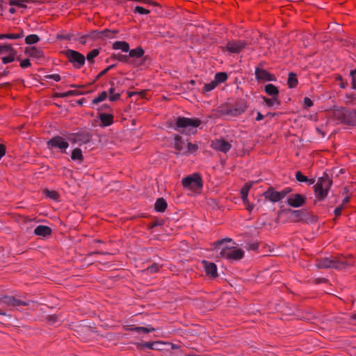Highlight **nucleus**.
Returning a JSON list of instances; mask_svg holds the SVG:
<instances>
[{"label":"nucleus","mask_w":356,"mask_h":356,"mask_svg":"<svg viewBox=\"0 0 356 356\" xmlns=\"http://www.w3.org/2000/svg\"><path fill=\"white\" fill-rule=\"evenodd\" d=\"M352 265H353L352 257L350 256L346 257L342 255L337 257H325L318 259L316 264L318 268H334L336 269H344Z\"/></svg>","instance_id":"obj_1"},{"label":"nucleus","mask_w":356,"mask_h":356,"mask_svg":"<svg viewBox=\"0 0 356 356\" xmlns=\"http://www.w3.org/2000/svg\"><path fill=\"white\" fill-rule=\"evenodd\" d=\"M331 185L332 180L327 175L320 177L314 185V193L316 197L319 200L325 199Z\"/></svg>","instance_id":"obj_2"},{"label":"nucleus","mask_w":356,"mask_h":356,"mask_svg":"<svg viewBox=\"0 0 356 356\" xmlns=\"http://www.w3.org/2000/svg\"><path fill=\"white\" fill-rule=\"evenodd\" d=\"M247 108V105L243 100L238 101L232 108H228L226 106H222L218 108V113L220 115H229L231 116H238L241 115Z\"/></svg>","instance_id":"obj_3"},{"label":"nucleus","mask_w":356,"mask_h":356,"mask_svg":"<svg viewBox=\"0 0 356 356\" xmlns=\"http://www.w3.org/2000/svg\"><path fill=\"white\" fill-rule=\"evenodd\" d=\"M182 185L185 188L196 192L202 187V180L198 174H193L182 179Z\"/></svg>","instance_id":"obj_4"},{"label":"nucleus","mask_w":356,"mask_h":356,"mask_svg":"<svg viewBox=\"0 0 356 356\" xmlns=\"http://www.w3.org/2000/svg\"><path fill=\"white\" fill-rule=\"evenodd\" d=\"M243 256L244 251L236 247L225 246L219 253V257L234 261L241 259Z\"/></svg>","instance_id":"obj_5"},{"label":"nucleus","mask_w":356,"mask_h":356,"mask_svg":"<svg viewBox=\"0 0 356 356\" xmlns=\"http://www.w3.org/2000/svg\"><path fill=\"white\" fill-rule=\"evenodd\" d=\"M201 123L199 119L188 118L184 117H179L176 121V129H183L182 132L188 130L191 131V128L195 129Z\"/></svg>","instance_id":"obj_6"},{"label":"nucleus","mask_w":356,"mask_h":356,"mask_svg":"<svg viewBox=\"0 0 356 356\" xmlns=\"http://www.w3.org/2000/svg\"><path fill=\"white\" fill-rule=\"evenodd\" d=\"M63 53L68 60L77 68H80L85 63V56L76 51L67 49Z\"/></svg>","instance_id":"obj_7"},{"label":"nucleus","mask_w":356,"mask_h":356,"mask_svg":"<svg viewBox=\"0 0 356 356\" xmlns=\"http://www.w3.org/2000/svg\"><path fill=\"white\" fill-rule=\"evenodd\" d=\"M334 115L342 122L347 124H354L356 122V111L338 109L334 111Z\"/></svg>","instance_id":"obj_8"},{"label":"nucleus","mask_w":356,"mask_h":356,"mask_svg":"<svg viewBox=\"0 0 356 356\" xmlns=\"http://www.w3.org/2000/svg\"><path fill=\"white\" fill-rule=\"evenodd\" d=\"M72 143H78L80 145L88 143L92 138V135L88 131H80L76 134H70L67 137Z\"/></svg>","instance_id":"obj_9"},{"label":"nucleus","mask_w":356,"mask_h":356,"mask_svg":"<svg viewBox=\"0 0 356 356\" xmlns=\"http://www.w3.org/2000/svg\"><path fill=\"white\" fill-rule=\"evenodd\" d=\"M247 46V42L244 40H231L229 41L223 50H227L229 53L238 54Z\"/></svg>","instance_id":"obj_10"},{"label":"nucleus","mask_w":356,"mask_h":356,"mask_svg":"<svg viewBox=\"0 0 356 356\" xmlns=\"http://www.w3.org/2000/svg\"><path fill=\"white\" fill-rule=\"evenodd\" d=\"M69 146L68 143L60 136H54L47 142L49 149L58 148L60 150H65Z\"/></svg>","instance_id":"obj_11"},{"label":"nucleus","mask_w":356,"mask_h":356,"mask_svg":"<svg viewBox=\"0 0 356 356\" xmlns=\"http://www.w3.org/2000/svg\"><path fill=\"white\" fill-rule=\"evenodd\" d=\"M211 146L213 149L223 153H227L232 147L231 143L223 139H217L213 141Z\"/></svg>","instance_id":"obj_12"},{"label":"nucleus","mask_w":356,"mask_h":356,"mask_svg":"<svg viewBox=\"0 0 356 356\" xmlns=\"http://www.w3.org/2000/svg\"><path fill=\"white\" fill-rule=\"evenodd\" d=\"M305 196L300 194H293L287 199V204L293 207H299L305 203Z\"/></svg>","instance_id":"obj_13"},{"label":"nucleus","mask_w":356,"mask_h":356,"mask_svg":"<svg viewBox=\"0 0 356 356\" xmlns=\"http://www.w3.org/2000/svg\"><path fill=\"white\" fill-rule=\"evenodd\" d=\"M1 302L11 307L27 306L29 305V302L22 301L16 299L13 296H4L1 298Z\"/></svg>","instance_id":"obj_14"},{"label":"nucleus","mask_w":356,"mask_h":356,"mask_svg":"<svg viewBox=\"0 0 356 356\" xmlns=\"http://www.w3.org/2000/svg\"><path fill=\"white\" fill-rule=\"evenodd\" d=\"M255 76L256 78L259 81H270L275 80V77L273 74H270L264 69L258 67L255 70Z\"/></svg>","instance_id":"obj_15"},{"label":"nucleus","mask_w":356,"mask_h":356,"mask_svg":"<svg viewBox=\"0 0 356 356\" xmlns=\"http://www.w3.org/2000/svg\"><path fill=\"white\" fill-rule=\"evenodd\" d=\"M263 196L266 200H268L273 202H277L281 200L279 191H275V189L271 187L263 193Z\"/></svg>","instance_id":"obj_16"},{"label":"nucleus","mask_w":356,"mask_h":356,"mask_svg":"<svg viewBox=\"0 0 356 356\" xmlns=\"http://www.w3.org/2000/svg\"><path fill=\"white\" fill-rule=\"evenodd\" d=\"M34 234L37 236L45 237L51 235V229L48 226L38 225L34 229Z\"/></svg>","instance_id":"obj_17"},{"label":"nucleus","mask_w":356,"mask_h":356,"mask_svg":"<svg viewBox=\"0 0 356 356\" xmlns=\"http://www.w3.org/2000/svg\"><path fill=\"white\" fill-rule=\"evenodd\" d=\"M204 264L206 273L212 277H216L217 276V268L215 264L204 261Z\"/></svg>","instance_id":"obj_18"},{"label":"nucleus","mask_w":356,"mask_h":356,"mask_svg":"<svg viewBox=\"0 0 356 356\" xmlns=\"http://www.w3.org/2000/svg\"><path fill=\"white\" fill-rule=\"evenodd\" d=\"M118 33L117 31H111L105 29L101 32H94V38L103 39L105 38H113L115 34Z\"/></svg>","instance_id":"obj_19"},{"label":"nucleus","mask_w":356,"mask_h":356,"mask_svg":"<svg viewBox=\"0 0 356 356\" xmlns=\"http://www.w3.org/2000/svg\"><path fill=\"white\" fill-rule=\"evenodd\" d=\"M126 330H130V331H133V332H136L138 333H145V334H147V333H149V332L154 331L155 329L154 327H145L130 326V327L126 328Z\"/></svg>","instance_id":"obj_20"},{"label":"nucleus","mask_w":356,"mask_h":356,"mask_svg":"<svg viewBox=\"0 0 356 356\" xmlns=\"http://www.w3.org/2000/svg\"><path fill=\"white\" fill-rule=\"evenodd\" d=\"M26 52L31 57H35L36 58H40L43 57V52L42 50L36 48V47H30L26 48Z\"/></svg>","instance_id":"obj_21"},{"label":"nucleus","mask_w":356,"mask_h":356,"mask_svg":"<svg viewBox=\"0 0 356 356\" xmlns=\"http://www.w3.org/2000/svg\"><path fill=\"white\" fill-rule=\"evenodd\" d=\"M160 344H161V343L159 341L145 342V343H138L137 345V348L138 349H142V348H149V349H152V350H159L160 348L159 347V346Z\"/></svg>","instance_id":"obj_22"},{"label":"nucleus","mask_w":356,"mask_h":356,"mask_svg":"<svg viewBox=\"0 0 356 356\" xmlns=\"http://www.w3.org/2000/svg\"><path fill=\"white\" fill-rule=\"evenodd\" d=\"M128 52L129 56L133 58H140L143 56L145 53L144 50L140 47L129 50Z\"/></svg>","instance_id":"obj_23"},{"label":"nucleus","mask_w":356,"mask_h":356,"mask_svg":"<svg viewBox=\"0 0 356 356\" xmlns=\"http://www.w3.org/2000/svg\"><path fill=\"white\" fill-rule=\"evenodd\" d=\"M114 49H120L123 52H128L129 51V45L124 41H117L113 44Z\"/></svg>","instance_id":"obj_24"},{"label":"nucleus","mask_w":356,"mask_h":356,"mask_svg":"<svg viewBox=\"0 0 356 356\" xmlns=\"http://www.w3.org/2000/svg\"><path fill=\"white\" fill-rule=\"evenodd\" d=\"M167 207V202L163 198H159L155 202L154 209L158 212H163Z\"/></svg>","instance_id":"obj_25"},{"label":"nucleus","mask_w":356,"mask_h":356,"mask_svg":"<svg viewBox=\"0 0 356 356\" xmlns=\"http://www.w3.org/2000/svg\"><path fill=\"white\" fill-rule=\"evenodd\" d=\"M265 92L273 97H277L279 93L278 88L271 83L267 84L265 86Z\"/></svg>","instance_id":"obj_26"},{"label":"nucleus","mask_w":356,"mask_h":356,"mask_svg":"<svg viewBox=\"0 0 356 356\" xmlns=\"http://www.w3.org/2000/svg\"><path fill=\"white\" fill-rule=\"evenodd\" d=\"M99 119L104 126H109L113 123V115L110 114L102 113Z\"/></svg>","instance_id":"obj_27"},{"label":"nucleus","mask_w":356,"mask_h":356,"mask_svg":"<svg viewBox=\"0 0 356 356\" xmlns=\"http://www.w3.org/2000/svg\"><path fill=\"white\" fill-rule=\"evenodd\" d=\"M129 56L127 55H119L118 59L122 62L129 63L134 66H140L144 63V59H143V60L140 61L139 63L136 62L135 60L129 62Z\"/></svg>","instance_id":"obj_28"},{"label":"nucleus","mask_w":356,"mask_h":356,"mask_svg":"<svg viewBox=\"0 0 356 356\" xmlns=\"http://www.w3.org/2000/svg\"><path fill=\"white\" fill-rule=\"evenodd\" d=\"M184 143L181 139V137L179 135L175 136V149L180 152L184 149Z\"/></svg>","instance_id":"obj_29"},{"label":"nucleus","mask_w":356,"mask_h":356,"mask_svg":"<svg viewBox=\"0 0 356 356\" xmlns=\"http://www.w3.org/2000/svg\"><path fill=\"white\" fill-rule=\"evenodd\" d=\"M287 83L289 85V87L291 88H295L297 86L298 79L295 73H289Z\"/></svg>","instance_id":"obj_30"},{"label":"nucleus","mask_w":356,"mask_h":356,"mask_svg":"<svg viewBox=\"0 0 356 356\" xmlns=\"http://www.w3.org/2000/svg\"><path fill=\"white\" fill-rule=\"evenodd\" d=\"M32 2L31 0H10V5L19 8H26L27 4Z\"/></svg>","instance_id":"obj_31"},{"label":"nucleus","mask_w":356,"mask_h":356,"mask_svg":"<svg viewBox=\"0 0 356 356\" xmlns=\"http://www.w3.org/2000/svg\"><path fill=\"white\" fill-rule=\"evenodd\" d=\"M71 158L72 160H78L79 161L81 162L83 160V156L81 149L75 148L73 149Z\"/></svg>","instance_id":"obj_32"},{"label":"nucleus","mask_w":356,"mask_h":356,"mask_svg":"<svg viewBox=\"0 0 356 356\" xmlns=\"http://www.w3.org/2000/svg\"><path fill=\"white\" fill-rule=\"evenodd\" d=\"M296 178L300 182H309V184H313L314 183V179H308L306 176L302 174L301 172L298 171L296 173Z\"/></svg>","instance_id":"obj_33"},{"label":"nucleus","mask_w":356,"mask_h":356,"mask_svg":"<svg viewBox=\"0 0 356 356\" xmlns=\"http://www.w3.org/2000/svg\"><path fill=\"white\" fill-rule=\"evenodd\" d=\"M39 37L35 34H31L26 37L25 42L26 44H32L39 41Z\"/></svg>","instance_id":"obj_34"},{"label":"nucleus","mask_w":356,"mask_h":356,"mask_svg":"<svg viewBox=\"0 0 356 356\" xmlns=\"http://www.w3.org/2000/svg\"><path fill=\"white\" fill-rule=\"evenodd\" d=\"M264 100L268 106H273L275 104L277 105L280 104V101L278 100L277 97H273L272 98L264 97Z\"/></svg>","instance_id":"obj_35"},{"label":"nucleus","mask_w":356,"mask_h":356,"mask_svg":"<svg viewBox=\"0 0 356 356\" xmlns=\"http://www.w3.org/2000/svg\"><path fill=\"white\" fill-rule=\"evenodd\" d=\"M7 53L8 54V56H4V57H3L1 58L2 59V62L4 64H6V63H11V62H13L15 60V51H14L13 49V51H11L10 52H7Z\"/></svg>","instance_id":"obj_36"},{"label":"nucleus","mask_w":356,"mask_h":356,"mask_svg":"<svg viewBox=\"0 0 356 356\" xmlns=\"http://www.w3.org/2000/svg\"><path fill=\"white\" fill-rule=\"evenodd\" d=\"M227 79V76L225 72H219L216 74L214 81H216V83H220L225 81Z\"/></svg>","instance_id":"obj_37"},{"label":"nucleus","mask_w":356,"mask_h":356,"mask_svg":"<svg viewBox=\"0 0 356 356\" xmlns=\"http://www.w3.org/2000/svg\"><path fill=\"white\" fill-rule=\"evenodd\" d=\"M160 268V266L157 264H154L151 266L147 268L145 270H144V273L147 274H153L156 273L159 271Z\"/></svg>","instance_id":"obj_38"},{"label":"nucleus","mask_w":356,"mask_h":356,"mask_svg":"<svg viewBox=\"0 0 356 356\" xmlns=\"http://www.w3.org/2000/svg\"><path fill=\"white\" fill-rule=\"evenodd\" d=\"M217 86L216 81H212L209 83H206L203 88V92H207L213 90Z\"/></svg>","instance_id":"obj_39"},{"label":"nucleus","mask_w":356,"mask_h":356,"mask_svg":"<svg viewBox=\"0 0 356 356\" xmlns=\"http://www.w3.org/2000/svg\"><path fill=\"white\" fill-rule=\"evenodd\" d=\"M107 97L106 92L104 91L101 94H99L97 97L94 98L92 100V104H97L104 100H105Z\"/></svg>","instance_id":"obj_40"},{"label":"nucleus","mask_w":356,"mask_h":356,"mask_svg":"<svg viewBox=\"0 0 356 356\" xmlns=\"http://www.w3.org/2000/svg\"><path fill=\"white\" fill-rule=\"evenodd\" d=\"M99 53V50L97 49H93L91 51H90L86 56L88 62L92 63L93 59L98 56Z\"/></svg>","instance_id":"obj_41"},{"label":"nucleus","mask_w":356,"mask_h":356,"mask_svg":"<svg viewBox=\"0 0 356 356\" xmlns=\"http://www.w3.org/2000/svg\"><path fill=\"white\" fill-rule=\"evenodd\" d=\"M79 92L76 90H68L65 92L58 93L56 95L58 97H67L69 96L78 95Z\"/></svg>","instance_id":"obj_42"},{"label":"nucleus","mask_w":356,"mask_h":356,"mask_svg":"<svg viewBox=\"0 0 356 356\" xmlns=\"http://www.w3.org/2000/svg\"><path fill=\"white\" fill-rule=\"evenodd\" d=\"M44 194L49 197V198L52 199V200H57L58 197V194L56 191H49V190H47L45 189L44 191Z\"/></svg>","instance_id":"obj_43"},{"label":"nucleus","mask_w":356,"mask_h":356,"mask_svg":"<svg viewBox=\"0 0 356 356\" xmlns=\"http://www.w3.org/2000/svg\"><path fill=\"white\" fill-rule=\"evenodd\" d=\"M197 149V145L195 144H193L191 143H188L187 144V150L184 154L193 153L196 152Z\"/></svg>","instance_id":"obj_44"},{"label":"nucleus","mask_w":356,"mask_h":356,"mask_svg":"<svg viewBox=\"0 0 356 356\" xmlns=\"http://www.w3.org/2000/svg\"><path fill=\"white\" fill-rule=\"evenodd\" d=\"M7 39L16 40L22 38L24 36V32L21 31L19 33H9L7 34Z\"/></svg>","instance_id":"obj_45"},{"label":"nucleus","mask_w":356,"mask_h":356,"mask_svg":"<svg viewBox=\"0 0 356 356\" xmlns=\"http://www.w3.org/2000/svg\"><path fill=\"white\" fill-rule=\"evenodd\" d=\"M248 191H249L247 190L246 188H243V187L241 190V197H242L243 203L248 202Z\"/></svg>","instance_id":"obj_46"},{"label":"nucleus","mask_w":356,"mask_h":356,"mask_svg":"<svg viewBox=\"0 0 356 356\" xmlns=\"http://www.w3.org/2000/svg\"><path fill=\"white\" fill-rule=\"evenodd\" d=\"M134 13H138L142 15H147L150 13V10H147L141 6H136L134 10Z\"/></svg>","instance_id":"obj_47"},{"label":"nucleus","mask_w":356,"mask_h":356,"mask_svg":"<svg viewBox=\"0 0 356 356\" xmlns=\"http://www.w3.org/2000/svg\"><path fill=\"white\" fill-rule=\"evenodd\" d=\"M11 51H13V48H12L11 45H9V44L0 45V54L10 52Z\"/></svg>","instance_id":"obj_48"},{"label":"nucleus","mask_w":356,"mask_h":356,"mask_svg":"<svg viewBox=\"0 0 356 356\" xmlns=\"http://www.w3.org/2000/svg\"><path fill=\"white\" fill-rule=\"evenodd\" d=\"M291 213L294 220H299L302 216V213L299 210L292 211Z\"/></svg>","instance_id":"obj_49"},{"label":"nucleus","mask_w":356,"mask_h":356,"mask_svg":"<svg viewBox=\"0 0 356 356\" xmlns=\"http://www.w3.org/2000/svg\"><path fill=\"white\" fill-rule=\"evenodd\" d=\"M350 76L352 77V87L356 90V69L350 72Z\"/></svg>","instance_id":"obj_50"},{"label":"nucleus","mask_w":356,"mask_h":356,"mask_svg":"<svg viewBox=\"0 0 356 356\" xmlns=\"http://www.w3.org/2000/svg\"><path fill=\"white\" fill-rule=\"evenodd\" d=\"M291 191V188H285L281 191H279V193L280 194V200H282L285 197V196L289 194Z\"/></svg>","instance_id":"obj_51"},{"label":"nucleus","mask_w":356,"mask_h":356,"mask_svg":"<svg viewBox=\"0 0 356 356\" xmlns=\"http://www.w3.org/2000/svg\"><path fill=\"white\" fill-rule=\"evenodd\" d=\"M232 240L231 238H227L225 239L219 240L215 243V248H220V246L222 245L225 242H231Z\"/></svg>","instance_id":"obj_52"},{"label":"nucleus","mask_w":356,"mask_h":356,"mask_svg":"<svg viewBox=\"0 0 356 356\" xmlns=\"http://www.w3.org/2000/svg\"><path fill=\"white\" fill-rule=\"evenodd\" d=\"M313 105L312 101L309 97H305L304 99V107L309 108Z\"/></svg>","instance_id":"obj_53"},{"label":"nucleus","mask_w":356,"mask_h":356,"mask_svg":"<svg viewBox=\"0 0 356 356\" xmlns=\"http://www.w3.org/2000/svg\"><path fill=\"white\" fill-rule=\"evenodd\" d=\"M30 65H31V63H30L29 59H24L20 62V66L22 68H26Z\"/></svg>","instance_id":"obj_54"},{"label":"nucleus","mask_w":356,"mask_h":356,"mask_svg":"<svg viewBox=\"0 0 356 356\" xmlns=\"http://www.w3.org/2000/svg\"><path fill=\"white\" fill-rule=\"evenodd\" d=\"M47 78L53 79L56 81H59L60 80V76L58 74H54L47 76Z\"/></svg>","instance_id":"obj_55"},{"label":"nucleus","mask_w":356,"mask_h":356,"mask_svg":"<svg viewBox=\"0 0 356 356\" xmlns=\"http://www.w3.org/2000/svg\"><path fill=\"white\" fill-rule=\"evenodd\" d=\"M343 209V204H341L340 206L337 207L335 209H334V214L336 216H339L341 215V211Z\"/></svg>","instance_id":"obj_56"},{"label":"nucleus","mask_w":356,"mask_h":356,"mask_svg":"<svg viewBox=\"0 0 356 356\" xmlns=\"http://www.w3.org/2000/svg\"><path fill=\"white\" fill-rule=\"evenodd\" d=\"M120 97V95L119 93H115L109 97L110 101L114 102L119 99Z\"/></svg>","instance_id":"obj_57"},{"label":"nucleus","mask_w":356,"mask_h":356,"mask_svg":"<svg viewBox=\"0 0 356 356\" xmlns=\"http://www.w3.org/2000/svg\"><path fill=\"white\" fill-rule=\"evenodd\" d=\"M114 67V65H109L108 67H107L106 69H104L103 71H102L99 76H101L102 75H104L105 74H106L111 68H113Z\"/></svg>","instance_id":"obj_58"},{"label":"nucleus","mask_w":356,"mask_h":356,"mask_svg":"<svg viewBox=\"0 0 356 356\" xmlns=\"http://www.w3.org/2000/svg\"><path fill=\"white\" fill-rule=\"evenodd\" d=\"M6 148L3 145L0 144V159L5 155Z\"/></svg>","instance_id":"obj_59"},{"label":"nucleus","mask_w":356,"mask_h":356,"mask_svg":"<svg viewBox=\"0 0 356 356\" xmlns=\"http://www.w3.org/2000/svg\"><path fill=\"white\" fill-rule=\"evenodd\" d=\"M259 248V243H252L249 245V249L252 250H257Z\"/></svg>","instance_id":"obj_60"},{"label":"nucleus","mask_w":356,"mask_h":356,"mask_svg":"<svg viewBox=\"0 0 356 356\" xmlns=\"http://www.w3.org/2000/svg\"><path fill=\"white\" fill-rule=\"evenodd\" d=\"M10 0H0V9L1 10H3V4L9 3L10 4Z\"/></svg>","instance_id":"obj_61"},{"label":"nucleus","mask_w":356,"mask_h":356,"mask_svg":"<svg viewBox=\"0 0 356 356\" xmlns=\"http://www.w3.org/2000/svg\"><path fill=\"white\" fill-rule=\"evenodd\" d=\"M244 204L246 205V209L249 211H252V210L253 209L254 206L252 204H250L249 202H247V203H244Z\"/></svg>","instance_id":"obj_62"},{"label":"nucleus","mask_w":356,"mask_h":356,"mask_svg":"<svg viewBox=\"0 0 356 356\" xmlns=\"http://www.w3.org/2000/svg\"><path fill=\"white\" fill-rule=\"evenodd\" d=\"M57 321V316H51L49 317V321L52 322V323H55Z\"/></svg>","instance_id":"obj_63"},{"label":"nucleus","mask_w":356,"mask_h":356,"mask_svg":"<svg viewBox=\"0 0 356 356\" xmlns=\"http://www.w3.org/2000/svg\"><path fill=\"white\" fill-rule=\"evenodd\" d=\"M264 119V115L260 113H257V116L256 118V120L259 121Z\"/></svg>","instance_id":"obj_64"}]
</instances>
